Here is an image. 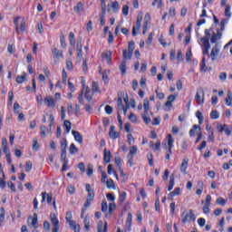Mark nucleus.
<instances>
[{"label":"nucleus","instance_id":"3","mask_svg":"<svg viewBox=\"0 0 232 232\" xmlns=\"http://www.w3.org/2000/svg\"><path fill=\"white\" fill-rule=\"evenodd\" d=\"M137 151H139V149L137 148V146H132L130 148L129 154L127 155V159H128V164L130 168L131 166H133V157L137 155Z\"/></svg>","mask_w":232,"mask_h":232},{"label":"nucleus","instance_id":"32","mask_svg":"<svg viewBox=\"0 0 232 232\" xmlns=\"http://www.w3.org/2000/svg\"><path fill=\"white\" fill-rule=\"evenodd\" d=\"M60 144H61V151H66V149L68 148V141L66 140V139H63Z\"/></svg>","mask_w":232,"mask_h":232},{"label":"nucleus","instance_id":"55","mask_svg":"<svg viewBox=\"0 0 232 232\" xmlns=\"http://www.w3.org/2000/svg\"><path fill=\"white\" fill-rule=\"evenodd\" d=\"M66 69L69 70V72H72V70H73V63H72V61L68 60L66 62Z\"/></svg>","mask_w":232,"mask_h":232},{"label":"nucleus","instance_id":"41","mask_svg":"<svg viewBox=\"0 0 232 232\" xmlns=\"http://www.w3.org/2000/svg\"><path fill=\"white\" fill-rule=\"evenodd\" d=\"M175 142V140H173V136L171 134L168 135V148H173V143Z\"/></svg>","mask_w":232,"mask_h":232},{"label":"nucleus","instance_id":"18","mask_svg":"<svg viewBox=\"0 0 232 232\" xmlns=\"http://www.w3.org/2000/svg\"><path fill=\"white\" fill-rule=\"evenodd\" d=\"M133 56V54L131 53H129L127 49H124L122 51V59L123 62L126 63V61H130V59H131V57Z\"/></svg>","mask_w":232,"mask_h":232},{"label":"nucleus","instance_id":"21","mask_svg":"<svg viewBox=\"0 0 232 232\" xmlns=\"http://www.w3.org/2000/svg\"><path fill=\"white\" fill-rule=\"evenodd\" d=\"M102 14L100 16V24L102 26H104V24L106 23L104 20V15H106V5H105L102 7Z\"/></svg>","mask_w":232,"mask_h":232},{"label":"nucleus","instance_id":"29","mask_svg":"<svg viewBox=\"0 0 232 232\" xmlns=\"http://www.w3.org/2000/svg\"><path fill=\"white\" fill-rule=\"evenodd\" d=\"M143 110L145 113H150V100L148 99L144 100Z\"/></svg>","mask_w":232,"mask_h":232},{"label":"nucleus","instance_id":"53","mask_svg":"<svg viewBox=\"0 0 232 232\" xmlns=\"http://www.w3.org/2000/svg\"><path fill=\"white\" fill-rule=\"evenodd\" d=\"M33 150L37 151L39 150V143L37 142V139L33 140Z\"/></svg>","mask_w":232,"mask_h":232},{"label":"nucleus","instance_id":"43","mask_svg":"<svg viewBox=\"0 0 232 232\" xmlns=\"http://www.w3.org/2000/svg\"><path fill=\"white\" fill-rule=\"evenodd\" d=\"M180 195V188H176L172 192L169 193V197H178Z\"/></svg>","mask_w":232,"mask_h":232},{"label":"nucleus","instance_id":"56","mask_svg":"<svg viewBox=\"0 0 232 232\" xmlns=\"http://www.w3.org/2000/svg\"><path fill=\"white\" fill-rule=\"evenodd\" d=\"M226 17H231V6L227 5L225 9Z\"/></svg>","mask_w":232,"mask_h":232},{"label":"nucleus","instance_id":"12","mask_svg":"<svg viewBox=\"0 0 232 232\" xmlns=\"http://www.w3.org/2000/svg\"><path fill=\"white\" fill-rule=\"evenodd\" d=\"M83 95L88 102H92V101H93V96L92 95V91H90V87L85 88V90L83 91Z\"/></svg>","mask_w":232,"mask_h":232},{"label":"nucleus","instance_id":"26","mask_svg":"<svg viewBox=\"0 0 232 232\" xmlns=\"http://www.w3.org/2000/svg\"><path fill=\"white\" fill-rule=\"evenodd\" d=\"M227 106H232V93L230 91L227 92V96L225 99Z\"/></svg>","mask_w":232,"mask_h":232},{"label":"nucleus","instance_id":"28","mask_svg":"<svg viewBox=\"0 0 232 232\" xmlns=\"http://www.w3.org/2000/svg\"><path fill=\"white\" fill-rule=\"evenodd\" d=\"M63 126L65 128L66 133H69L72 130V122H70V121L65 120L63 121Z\"/></svg>","mask_w":232,"mask_h":232},{"label":"nucleus","instance_id":"8","mask_svg":"<svg viewBox=\"0 0 232 232\" xmlns=\"http://www.w3.org/2000/svg\"><path fill=\"white\" fill-rule=\"evenodd\" d=\"M179 97V94H170L167 98V102L165 103V106L167 108H171L173 104L171 102H175V100Z\"/></svg>","mask_w":232,"mask_h":232},{"label":"nucleus","instance_id":"23","mask_svg":"<svg viewBox=\"0 0 232 232\" xmlns=\"http://www.w3.org/2000/svg\"><path fill=\"white\" fill-rule=\"evenodd\" d=\"M26 81V72H23L22 75L16 76L17 84H23Z\"/></svg>","mask_w":232,"mask_h":232},{"label":"nucleus","instance_id":"27","mask_svg":"<svg viewBox=\"0 0 232 232\" xmlns=\"http://www.w3.org/2000/svg\"><path fill=\"white\" fill-rule=\"evenodd\" d=\"M140 25H141V22L136 21V25L132 27V35L133 36L137 35V32H139V30H140Z\"/></svg>","mask_w":232,"mask_h":232},{"label":"nucleus","instance_id":"34","mask_svg":"<svg viewBox=\"0 0 232 232\" xmlns=\"http://www.w3.org/2000/svg\"><path fill=\"white\" fill-rule=\"evenodd\" d=\"M76 52H77V57L81 59L82 57V45L81 44H78L76 46Z\"/></svg>","mask_w":232,"mask_h":232},{"label":"nucleus","instance_id":"51","mask_svg":"<svg viewBox=\"0 0 232 232\" xmlns=\"http://www.w3.org/2000/svg\"><path fill=\"white\" fill-rule=\"evenodd\" d=\"M193 53H191V49L188 50L185 55V59L186 61L189 62L191 61V57H192Z\"/></svg>","mask_w":232,"mask_h":232},{"label":"nucleus","instance_id":"6","mask_svg":"<svg viewBox=\"0 0 232 232\" xmlns=\"http://www.w3.org/2000/svg\"><path fill=\"white\" fill-rule=\"evenodd\" d=\"M204 97H205V92L203 89H199L195 95L196 102L197 104L202 105L204 104Z\"/></svg>","mask_w":232,"mask_h":232},{"label":"nucleus","instance_id":"40","mask_svg":"<svg viewBox=\"0 0 232 232\" xmlns=\"http://www.w3.org/2000/svg\"><path fill=\"white\" fill-rule=\"evenodd\" d=\"M102 213H106L108 211V202L106 201V199H103L102 201Z\"/></svg>","mask_w":232,"mask_h":232},{"label":"nucleus","instance_id":"36","mask_svg":"<svg viewBox=\"0 0 232 232\" xmlns=\"http://www.w3.org/2000/svg\"><path fill=\"white\" fill-rule=\"evenodd\" d=\"M69 43L71 46H75V34L72 32L69 34Z\"/></svg>","mask_w":232,"mask_h":232},{"label":"nucleus","instance_id":"9","mask_svg":"<svg viewBox=\"0 0 232 232\" xmlns=\"http://www.w3.org/2000/svg\"><path fill=\"white\" fill-rule=\"evenodd\" d=\"M198 44L202 46V48L206 47H211V44H209V38L201 37L198 40Z\"/></svg>","mask_w":232,"mask_h":232},{"label":"nucleus","instance_id":"46","mask_svg":"<svg viewBox=\"0 0 232 232\" xmlns=\"http://www.w3.org/2000/svg\"><path fill=\"white\" fill-rule=\"evenodd\" d=\"M133 50H135V43L130 42L128 45V52L133 54Z\"/></svg>","mask_w":232,"mask_h":232},{"label":"nucleus","instance_id":"31","mask_svg":"<svg viewBox=\"0 0 232 232\" xmlns=\"http://www.w3.org/2000/svg\"><path fill=\"white\" fill-rule=\"evenodd\" d=\"M103 154H104L103 160L105 162H107V163L110 162L111 157V153H110V152L108 153V150L106 149H104Z\"/></svg>","mask_w":232,"mask_h":232},{"label":"nucleus","instance_id":"58","mask_svg":"<svg viewBox=\"0 0 232 232\" xmlns=\"http://www.w3.org/2000/svg\"><path fill=\"white\" fill-rule=\"evenodd\" d=\"M111 8L114 13H117V11L119 10V2H113L111 4Z\"/></svg>","mask_w":232,"mask_h":232},{"label":"nucleus","instance_id":"15","mask_svg":"<svg viewBox=\"0 0 232 232\" xmlns=\"http://www.w3.org/2000/svg\"><path fill=\"white\" fill-rule=\"evenodd\" d=\"M72 136L74 137V140L78 142L79 144H82V135L81 132L77 130H72Z\"/></svg>","mask_w":232,"mask_h":232},{"label":"nucleus","instance_id":"13","mask_svg":"<svg viewBox=\"0 0 232 232\" xmlns=\"http://www.w3.org/2000/svg\"><path fill=\"white\" fill-rule=\"evenodd\" d=\"M188 162H189V160L184 159L182 160L181 165H180V171H181V173H183V175H188V171H187V169H188Z\"/></svg>","mask_w":232,"mask_h":232},{"label":"nucleus","instance_id":"63","mask_svg":"<svg viewBox=\"0 0 232 232\" xmlns=\"http://www.w3.org/2000/svg\"><path fill=\"white\" fill-rule=\"evenodd\" d=\"M130 122H137V116L134 113H130L129 116Z\"/></svg>","mask_w":232,"mask_h":232},{"label":"nucleus","instance_id":"10","mask_svg":"<svg viewBox=\"0 0 232 232\" xmlns=\"http://www.w3.org/2000/svg\"><path fill=\"white\" fill-rule=\"evenodd\" d=\"M220 39H222V33L220 31H218V33L212 34V36L210 38V43L212 44H215V43H217V41H220Z\"/></svg>","mask_w":232,"mask_h":232},{"label":"nucleus","instance_id":"5","mask_svg":"<svg viewBox=\"0 0 232 232\" xmlns=\"http://www.w3.org/2000/svg\"><path fill=\"white\" fill-rule=\"evenodd\" d=\"M220 44H216L215 46L212 48L209 57L211 61H217V57H218V53H220Z\"/></svg>","mask_w":232,"mask_h":232},{"label":"nucleus","instance_id":"64","mask_svg":"<svg viewBox=\"0 0 232 232\" xmlns=\"http://www.w3.org/2000/svg\"><path fill=\"white\" fill-rule=\"evenodd\" d=\"M107 198H108V200H110V202H111V203L115 202V197H114L113 194H111V193L107 194Z\"/></svg>","mask_w":232,"mask_h":232},{"label":"nucleus","instance_id":"25","mask_svg":"<svg viewBox=\"0 0 232 232\" xmlns=\"http://www.w3.org/2000/svg\"><path fill=\"white\" fill-rule=\"evenodd\" d=\"M141 117L145 124H150V122H151V119L150 118V112H143L141 114Z\"/></svg>","mask_w":232,"mask_h":232},{"label":"nucleus","instance_id":"59","mask_svg":"<svg viewBox=\"0 0 232 232\" xmlns=\"http://www.w3.org/2000/svg\"><path fill=\"white\" fill-rule=\"evenodd\" d=\"M117 208L115 202L109 204V213L111 215L112 211Z\"/></svg>","mask_w":232,"mask_h":232},{"label":"nucleus","instance_id":"49","mask_svg":"<svg viewBox=\"0 0 232 232\" xmlns=\"http://www.w3.org/2000/svg\"><path fill=\"white\" fill-rule=\"evenodd\" d=\"M216 204H218L219 206H226V199H224V198H218Z\"/></svg>","mask_w":232,"mask_h":232},{"label":"nucleus","instance_id":"52","mask_svg":"<svg viewBox=\"0 0 232 232\" xmlns=\"http://www.w3.org/2000/svg\"><path fill=\"white\" fill-rule=\"evenodd\" d=\"M226 79H227V72H220L219 73V81H221L222 82H224L226 81Z\"/></svg>","mask_w":232,"mask_h":232},{"label":"nucleus","instance_id":"37","mask_svg":"<svg viewBox=\"0 0 232 232\" xmlns=\"http://www.w3.org/2000/svg\"><path fill=\"white\" fill-rule=\"evenodd\" d=\"M117 108L119 111H122V110H124V104H122V98L121 97L118 98Z\"/></svg>","mask_w":232,"mask_h":232},{"label":"nucleus","instance_id":"61","mask_svg":"<svg viewBox=\"0 0 232 232\" xmlns=\"http://www.w3.org/2000/svg\"><path fill=\"white\" fill-rule=\"evenodd\" d=\"M129 13H130V7L128 5H123L122 7L123 15H128Z\"/></svg>","mask_w":232,"mask_h":232},{"label":"nucleus","instance_id":"47","mask_svg":"<svg viewBox=\"0 0 232 232\" xmlns=\"http://www.w3.org/2000/svg\"><path fill=\"white\" fill-rule=\"evenodd\" d=\"M127 140H128L130 145L135 144V138H133V135H131V133H129L127 135Z\"/></svg>","mask_w":232,"mask_h":232},{"label":"nucleus","instance_id":"54","mask_svg":"<svg viewBox=\"0 0 232 232\" xmlns=\"http://www.w3.org/2000/svg\"><path fill=\"white\" fill-rule=\"evenodd\" d=\"M198 224L200 227H204L206 226V219L204 218H199L198 219Z\"/></svg>","mask_w":232,"mask_h":232},{"label":"nucleus","instance_id":"45","mask_svg":"<svg viewBox=\"0 0 232 232\" xmlns=\"http://www.w3.org/2000/svg\"><path fill=\"white\" fill-rule=\"evenodd\" d=\"M107 184V188H109V189H115V183H113L112 179H108L106 181Z\"/></svg>","mask_w":232,"mask_h":232},{"label":"nucleus","instance_id":"39","mask_svg":"<svg viewBox=\"0 0 232 232\" xmlns=\"http://www.w3.org/2000/svg\"><path fill=\"white\" fill-rule=\"evenodd\" d=\"M218 117H220V114H218V111L217 110H214L210 112V119H212L213 121L218 119Z\"/></svg>","mask_w":232,"mask_h":232},{"label":"nucleus","instance_id":"14","mask_svg":"<svg viewBox=\"0 0 232 232\" xmlns=\"http://www.w3.org/2000/svg\"><path fill=\"white\" fill-rule=\"evenodd\" d=\"M109 137L110 139H119L120 134L118 131H115V126H111L110 131H109Z\"/></svg>","mask_w":232,"mask_h":232},{"label":"nucleus","instance_id":"11","mask_svg":"<svg viewBox=\"0 0 232 232\" xmlns=\"http://www.w3.org/2000/svg\"><path fill=\"white\" fill-rule=\"evenodd\" d=\"M97 231L98 232H108V222H105V224L102 221L98 222L97 226Z\"/></svg>","mask_w":232,"mask_h":232},{"label":"nucleus","instance_id":"33","mask_svg":"<svg viewBox=\"0 0 232 232\" xmlns=\"http://www.w3.org/2000/svg\"><path fill=\"white\" fill-rule=\"evenodd\" d=\"M79 149L73 143H72L69 148V153H71L72 155H75V153H77Z\"/></svg>","mask_w":232,"mask_h":232},{"label":"nucleus","instance_id":"16","mask_svg":"<svg viewBox=\"0 0 232 232\" xmlns=\"http://www.w3.org/2000/svg\"><path fill=\"white\" fill-rule=\"evenodd\" d=\"M53 59H63V51L58 50L57 48H53Z\"/></svg>","mask_w":232,"mask_h":232},{"label":"nucleus","instance_id":"30","mask_svg":"<svg viewBox=\"0 0 232 232\" xmlns=\"http://www.w3.org/2000/svg\"><path fill=\"white\" fill-rule=\"evenodd\" d=\"M92 92L101 93V90L99 89V83L96 82H92Z\"/></svg>","mask_w":232,"mask_h":232},{"label":"nucleus","instance_id":"22","mask_svg":"<svg viewBox=\"0 0 232 232\" xmlns=\"http://www.w3.org/2000/svg\"><path fill=\"white\" fill-rule=\"evenodd\" d=\"M82 10H84V5H82V2H79L74 7H73V11L76 14H81V12H82Z\"/></svg>","mask_w":232,"mask_h":232},{"label":"nucleus","instance_id":"62","mask_svg":"<svg viewBox=\"0 0 232 232\" xmlns=\"http://www.w3.org/2000/svg\"><path fill=\"white\" fill-rule=\"evenodd\" d=\"M72 211H68L67 213H66V216H65V220H66V222H70L71 220H72Z\"/></svg>","mask_w":232,"mask_h":232},{"label":"nucleus","instance_id":"19","mask_svg":"<svg viewBox=\"0 0 232 232\" xmlns=\"http://www.w3.org/2000/svg\"><path fill=\"white\" fill-rule=\"evenodd\" d=\"M46 197H47V204H52V194H46V192H42V202L46 201Z\"/></svg>","mask_w":232,"mask_h":232},{"label":"nucleus","instance_id":"57","mask_svg":"<svg viewBox=\"0 0 232 232\" xmlns=\"http://www.w3.org/2000/svg\"><path fill=\"white\" fill-rule=\"evenodd\" d=\"M60 43H61L62 48H66V42L64 40V35L63 34L60 35Z\"/></svg>","mask_w":232,"mask_h":232},{"label":"nucleus","instance_id":"42","mask_svg":"<svg viewBox=\"0 0 232 232\" xmlns=\"http://www.w3.org/2000/svg\"><path fill=\"white\" fill-rule=\"evenodd\" d=\"M102 57L103 59H106L108 61V63H110V61H111V52L103 53L102 54Z\"/></svg>","mask_w":232,"mask_h":232},{"label":"nucleus","instance_id":"2","mask_svg":"<svg viewBox=\"0 0 232 232\" xmlns=\"http://www.w3.org/2000/svg\"><path fill=\"white\" fill-rule=\"evenodd\" d=\"M50 220H51V224L53 226L52 232H59V229H60L59 218H57V215L55 213L50 214Z\"/></svg>","mask_w":232,"mask_h":232},{"label":"nucleus","instance_id":"60","mask_svg":"<svg viewBox=\"0 0 232 232\" xmlns=\"http://www.w3.org/2000/svg\"><path fill=\"white\" fill-rule=\"evenodd\" d=\"M224 224H226V219L224 218H222L219 221V231L222 232L224 231Z\"/></svg>","mask_w":232,"mask_h":232},{"label":"nucleus","instance_id":"20","mask_svg":"<svg viewBox=\"0 0 232 232\" xmlns=\"http://www.w3.org/2000/svg\"><path fill=\"white\" fill-rule=\"evenodd\" d=\"M200 132V126L193 125L192 129L189 130L190 137H196L197 133Z\"/></svg>","mask_w":232,"mask_h":232},{"label":"nucleus","instance_id":"48","mask_svg":"<svg viewBox=\"0 0 232 232\" xmlns=\"http://www.w3.org/2000/svg\"><path fill=\"white\" fill-rule=\"evenodd\" d=\"M225 128H227V125H226V124L222 125V123L217 124V130H218L219 133H222V131H224Z\"/></svg>","mask_w":232,"mask_h":232},{"label":"nucleus","instance_id":"7","mask_svg":"<svg viewBox=\"0 0 232 232\" xmlns=\"http://www.w3.org/2000/svg\"><path fill=\"white\" fill-rule=\"evenodd\" d=\"M44 104L48 108H55V100H53V97L48 95L44 98Z\"/></svg>","mask_w":232,"mask_h":232},{"label":"nucleus","instance_id":"44","mask_svg":"<svg viewBox=\"0 0 232 232\" xmlns=\"http://www.w3.org/2000/svg\"><path fill=\"white\" fill-rule=\"evenodd\" d=\"M120 70L122 73V75L126 74V62L122 61L121 65H120Z\"/></svg>","mask_w":232,"mask_h":232},{"label":"nucleus","instance_id":"1","mask_svg":"<svg viewBox=\"0 0 232 232\" xmlns=\"http://www.w3.org/2000/svg\"><path fill=\"white\" fill-rule=\"evenodd\" d=\"M197 220V217L195 213H193L192 209L185 210L181 214V222L182 224H188V222H195Z\"/></svg>","mask_w":232,"mask_h":232},{"label":"nucleus","instance_id":"24","mask_svg":"<svg viewBox=\"0 0 232 232\" xmlns=\"http://www.w3.org/2000/svg\"><path fill=\"white\" fill-rule=\"evenodd\" d=\"M173 186H175V175L171 174L169 177V184L168 187V191H171V189H173Z\"/></svg>","mask_w":232,"mask_h":232},{"label":"nucleus","instance_id":"17","mask_svg":"<svg viewBox=\"0 0 232 232\" xmlns=\"http://www.w3.org/2000/svg\"><path fill=\"white\" fill-rule=\"evenodd\" d=\"M149 146L153 151H159L160 150V140H158L156 143L155 141H150Z\"/></svg>","mask_w":232,"mask_h":232},{"label":"nucleus","instance_id":"38","mask_svg":"<svg viewBox=\"0 0 232 232\" xmlns=\"http://www.w3.org/2000/svg\"><path fill=\"white\" fill-rule=\"evenodd\" d=\"M196 117L198 120L199 124H202L204 122V115H202V112H200V111H198L196 112Z\"/></svg>","mask_w":232,"mask_h":232},{"label":"nucleus","instance_id":"50","mask_svg":"<svg viewBox=\"0 0 232 232\" xmlns=\"http://www.w3.org/2000/svg\"><path fill=\"white\" fill-rule=\"evenodd\" d=\"M32 166H33L32 161H26V163H25V171L27 173H30V171H32Z\"/></svg>","mask_w":232,"mask_h":232},{"label":"nucleus","instance_id":"35","mask_svg":"<svg viewBox=\"0 0 232 232\" xmlns=\"http://www.w3.org/2000/svg\"><path fill=\"white\" fill-rule=\"evenodd\" d=\"M126 192L125 191H121L120 192V196H119V202L120 204H124V201L126 200Z\"/></svg>","mask_w":232,"mask_h":232},{"label":"nucleus","instance_id":"4","mask_svg":"<svg viewBox=\"0 0 232 232\" xmlns=\"http://www.w3.org/2000/svg\"><path fill=\"white\" fill-rule=\"evenodd\" d=\"M27 224L30 227H34V229H37V227H39V221L37 219V213H34V217H32V216L28 217Z\"/></svg>","mask_w":232,"mask_h":232}]
</instances>
